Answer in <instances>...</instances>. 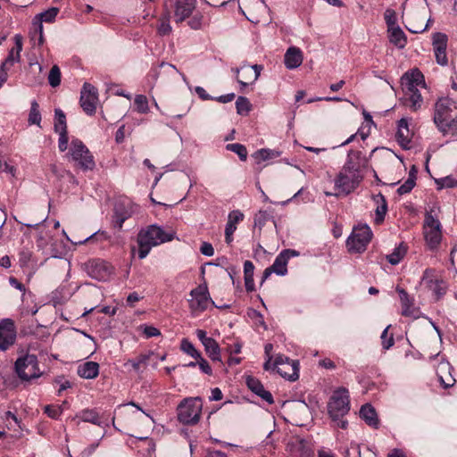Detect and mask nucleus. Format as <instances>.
Masks as SVG:
<instances>
[{
	"mask_svg": "<svg viewBox=\"0 0 457 457\" xmlns=\"http://www.w3.org/2000/svg\"><path fill=\"white\" fill-rule=\"evenodd\" d=\"M175 232L166 231L157 225H150L137 234L138 257L144 259L154 246L173 240Z\"/></svg>",
	"mask_w": 457,
	"mask_h": 457,
	"instance_id": "nucleus-1",
	"label": "nucleus"
},
{
	"mask_svg": "<svg viewBox=\"0 0 457 457\" xmlns=\"http://www.w3.org/2000/svg\"><path fill=\"white\" fill-rule=\"evenodd\" d=\"M68 157L75 163L76 167L83 170H92L96 166L94 156L79 139H73L71 141Z\"/></svg>",
	"mask_w": 457,
	"mask_h": 457,
	"instance_id": "nucleus-2",
	"label": "nucleus"
},
{
	"mask_svg": "<svg viewBox=\"0 0 457 457\" xmlns=\"http://www.w3.org/2000/svg\"><path fill=\"white\" fill-rule=\"evenodd\" d=\"M372 238V231L367 224H359L353 227L351 235L346 240V246L350 253H362L366 250Z\"/></svg>",
	"mask_w": 457,
	"mask_h": 457,
	"instance_id": "nucleus-3",
	"label": "nucleus"
},
{
	"mask_svg": "<svg viewBox=\"0 0 457 457\" xmlns=\"http://www.w3.org/2000/svg\"><path fill=\"white\" fill-rule=\"evenodd\" d=\"M177 411L179 422L186 425L196 424L200 418V398H185L178 405Z\"/></svg>",
	"mask_w": 457,
	"mask_h": 457,
	"instance_id": "nucleus-4",
	"label": "nucleus"
},
{
	"mask_svg": "<svg viewBox=\"0 0 457 457\" xmlns=\"http://www.w3.org/2000/svg\"><path fill=\"white\" fill-rule=\"evenodd\" d=\"M15 370L21 380L39 378L42 372L38 367L37 358L34 354H26L15 361Z\"/></svg>",
	"mask_w": 457,
	"mask_h": 457,
	"instance_id": "nucleus-5",
	"label": "nucleus"
},
{
	"mask_svg": "<svg viewBox=\"0 0 457 457\" xmlns=\"http://www.w3.org/2000/svg\"><path fill=\"white\" fill-rule=\"evenodd\" d=\"M330 417L336 420L343 418L350 410V401L348 390L339 388L336 390L328 405Z\"/></svg>",
	"mask_w": 457,
	"mask_h": 457,
	"instance_id": "nucleus-6",
	"label": "nucleus"
},
{
	"mask_svg": "<svg viewBox=\"0 0 457 457\" xmlns=\"http://www.w3.org/2000/svg\"><path fill=\"white\" fill-rule=\"evenodd\" d=\"M423 233L430 250H435L442 239L441 224L431 213L427 212L424 220Z\"/></svg>",
	"mask_w": 457,
	"mask_h": 457,
	"instance_id": "nucleus-7",
	"label": "nucleus"
},
{
	"mask_svg": "<svg viewBox=\"0 0 457 457\" xmlns=\"http://www.w3.org/2000/svg\"><path fill=\"white\" fill-rule=\"evenodd\" d=\"M362 180V176L342 168L341 171L335 179V187L339 194L348 195L353 192Z\"/></svg>",
	"mask_w": 457,
	"mask_h": 457,
	"instance_id": "nucleus-8",
	"label": "nucleus"
},
{
	"mask_svg": "<svg viewBox=\"0 0 457 457\" xmlns=\"http://www.w3.org/2000/svg\"><path fill=\"white\" fill-rule=\"evenodd\" d=\"M457 110V103L449 97L439 98L434 107L433 120L436 126H439L453 116V112Z\"/></svg>",
	"mask_w": 457,
	"mask_h": 457,
	"instance_id": "nucleus-9",
	"label": "nucleus"
},
{
	"mask_svg": "<svg viewBox=\"0 0 457 457\" xmlns=\"http://www.w3.org/2000/svg\"><path fill=\"white\" fill-rule=\"evenodd\" d=\"M273 370L289 381H295L299 378L298 361H290L288 357L282 355H279L275 359Z\"/></svg>",
	"mask_w": 457,
	"mask_h": 457,
	"instance_id": "nucleus-10",
	"label": "nucleus"
},
{
	"mask_svg": "<svg viewBox=\"0 0 457 457\" xmlns=\"http://www.w3.org/2000/svg\"><path fill=\"white\" fill-rule=\"evenodd\" d=\"M80 106L87 115L96 113L98 103L97 89L90 83L85 82L79 98Z\"/></svg>",
	"mask_w": 457,
	"mask_h": 457,
	"instance_id": "nucleus-11",
	"label": "nucleus"
},
{
	"mask_svg": "<svg viewBox=\"0 0 457 457\" xmlns=\"http://www.w3.org/2000/svg\"><path fill=\"white\" fill-rule=\"evenodd\" d=\"M16 340V328L11 319L0 321V350L6 351Z\"/></svg>",
	"mask_w": 457,
	"mask_h": 457,
	"instance_id": "nucleus-12",
	"label": "nucleus"
},
{
	"mask_svg": "<svg viewBox=\"0 0 457 457\" xmlns=\"http://www.w3.org/2000/svg\"><path fill=\"white\" fill-rule=\"evenodd\" d=\"M87 272L93 278L105 281L112 274V267L104 260H93L87 264Z\"/></svg>",
	"mask_w": 457,
	"mask_h": 457,
	"instance_id": "nucleus-13",
	"label": "nucleus"
},
{
	"mask_svg": "<svg viewBox=\"0 0 457 457\" xmlns=\"http://www.w3.org/2000/svg\"><path fill=\"white\" fill-rule=\"evenodd\" d=\"M421 282L434 293L436 299L442 297L446 292L445 284L436 278L434 270L427 269L423 273Z\"/></svg>",
	"mask_w": 457,
	"mask_h": 457,
	"instance_id": "nucleus-14",
	"label": "nucleus"
},
{
	"mask_svg": "<svg viewBox=\"0 0 457 457\" xmlns=\"http://www.w3.org/2000/svg\"><path fill=\"white\" fill-rule=\"evenodd\" d=\"M174 21L177 23L189 18L196 7V0H173Z\"/></svg>",
	"mask_w": 457,
	"mask_h": 457,
	"instance_id": "nucleus-15",
	"label": "nucleus"
},
{
	"mask_svg": "<svg viewBox=\"0 0 457 457\" xmlns=\"http://www.w3.org/2000/svg\"><path fill=\"white\" fill-rule=\"evenodd\" d=\"M447 36L444 33H435L433 35V46L436 62L441 66L448 64L446 54Z\"/></svg>",
	"mask_w": 457,
	"mask_h": 457,
	"instance_id": "nucleus-16",
	"label": "nucleus"
},
{
	"mask_svg": "<svg viewBox=\"0 0 457 457\" xmlns=\"http://www.w3.org/2000/svg\"><path fill=\"white\" fill-rule=\"evenodd\" d=\"M260 71L261 66L257 64L253 66L243 65L239 69H236V72L238 75L237 81L243 87H245L258 79Z\"/></svg>",
	"mask_w": 457,
	"mask_h": 457,
	"instance_id": "nucleus-17",
	"label": "nucleus"
},
{
	"mask_svg": "<svg viewBox=\"0 0 457 457\" xmlns=\"http://www.w3.org/2000/svg\"><path fill=\"white\" fill-rule=\"evenodd\" d=\"M298 253L295 250L286 249L283 250L275 259L273 264L270 266L274 273L284 276L287 272L288 260L293 256H297Z\"/></svg>",
	"mask_w": 457,
	"mask_h": 457,
	"instance_id": "nucleus-18",
	"label": "nucleus"
},
{
	"mask_svg": "<svg viewBox=\"0 0 457 457\" xmlns=\"http://www.w3.org/2000/svg\"><path fill=\"white\" fill-rule=\"evenodd\" d=\"M366 162V158L362 155L361 152L351 150L348 153L346 162L343 168H345V170L361 174V170L365 167Z\"/></svg>",
	"mask_w": 457,
	"mask_h": 457,
	"instance_id": "nucleus-19",
	"label": "nucleus"
},
{
	"mask_svg": "<svg viewBox=\"0 0 457 457\" xmlns=\"http://www.w3.org/2000/svg\"><path fill=\"white\" fill-rule=\"evenodd\" d=\"M402 86L403 89L409 91H411L413 88H418V87H424V76L418 69L411 70L402 77Z\"/></svg>",
	"mask_w": 457,
	"mask_h": 457,
	"instance_id": "nucleus-20",
	"label": "nucleus"
},
{
	"mask_svg": "<svg viewBox=\"0 0 457 457\" xmlns=\"http://www.w3.org/2000/svg\"><path fill=\"white\" fill-rule=\"evenodd\" d=\"M244 213L239 210H234L228 213V222L225 228V241L230 245L233 241V234L237 229V224L244 220Z\"/></svg>",
	"mask_w": 457,
	"mask_h": 457,
	"instance_id": "nucleus-21",
	"label": "nucleus"
},
{
	"mask_svg": "<svg viewBox=\"0 0 457 457\" xmlns=\"http://www.w3.org/2000/svg\"><path fill=\"white\" fill-rule=\"evenodd\" d=\"M303 52L296 46H290L284 55L285 66L289 70L298 68L303 63Z\"/></svg>",
	"mask_w": 457,
	"mask_h": 457,
	"instance_id": "nucleus-22",
	"label": "nucleus"
},
{
	"mask_svg": "<svg viewBox=\"0 0 457 457\" xmlns=\"http://www.w3.org/2000/svg\"><path fill=\"white\" fill-rule=\"evenodd\" d=\"M246 385L252 392L260 396L262 400L270 404L273 403L274 400L272 395L264 388L260 380L249 376L246 378Z\"/></svg>",
	"mask_w": 457,
	"mask_h": 457,
	"instance_id": "nucleus-23",
	"label": "nucleus"
},
{
	"mask_svg": "<svg viewBox=\"0 0 457 457\" xmlns=\"http://www.w3.org/2000/svg\"><path fill=\"white\" fill-rule=\"evenodd\" d=\"M412 133L409 129L408 121L403 118L398 121V129L396 132V140L399 145L404 149L411 148Z\"/></svg>",
	"mask_w": 457,
	"mask_h": 457,
	"instance_id": "nucleus-24",
	"label": "nucleus"
},
{
	"mask_svg": "<svg viewBox=\"0 0 457 457\" xmlns=\"http://www.w3.org/2000/svg\"><path fill=\"white\" fill-rule=\"evenodd\" d=\"M134 212V205L130 203H118L114 208L115 226L120 229L122 228L123 223Z\"/></svg>",
	"mask_w": 457,
	"mask_h": 457,
	"instance_id": "nucleus-25",
	"label": "nucleus"
},
{
	"mask_svg": "<svg viewBox=\"0 0 457 457\" xmlns=\"http://www.w3.org/2000/svg\"><path fill=\"white\" fill-rule=\"evenodd\" d=\"M202 345L204 346L206 354L213 361H220V349L218 343L212 337H208L202 330Z\"/></svg>",
	"mask_w": 457,
	"mask_h": 457,
	"instance_id": "nucleus-26",
	"label": "nucleus"
},
{
	"mask_svg": "<svg viewBox=\"0 0 457 457\" xmlns=\"http://www.w3.org/2000/svg\"><path fill=\"white\" fill-rule=\"evenodd\" d=\"M14 43L15 46L9 51L8 56L2 64L4 69L6 66H12L14 62H20L22 50V37L21 35L14 36Z\"/></svg>",
	"mask_w": 457,
	"mask_h": 457,
	"instance_id": "nucleus-27",
	"label": "nucleus"
},
{
	"mask_svg": "<svg viewBox=\"0 0 457 457\" xmlns=\"http://www.w3.org/2000/svg\"><path fill=\"white\" fill-rule=\"evenodd\" d=\"M78 375L86 379H93L99 374V364L96 361H86L78 367Z\"/></svg>",
	"mask_w": 457,
	"mask_h": 457,
	"instance_id": "nucleus-28",
	"label": "nucleus"
},
{
	"mask_svg": "<svg viewBox=\"0 0 457 457\" xmlns=\"http://www.w3.org/2000/svg\"><path fill=\"white\" fill-rule=\"evenodd\" d=\"M290 457H312L313 452L303 440L289 445Z\"/></svg>",
	"mask_w": 457,
	"mask_h": 457,
	"instance_id": "nucleus-29",
	"label": "nucleus"
},
{
	"mask_svg": "<svg viewBox=\"0 0 457 457\" xmlns=\"http://www.w3.org/2000/svg\"><path fill=\"white\" fill-rule=\"evenodd\" d=\"M405 94V104L412 111H417L421 107L423 99L418 88H413L411 91L403 89Z\"/></svg>",
	"mask_w": 457,
	"mask_h": 457,
	"instance_id": "nucleus-30",
	"label": "nucleus"
},
{
	"mask_svg": "<svg viewBox=\"0 0 457 457\" xmlns=\"http://www.w3.org/2000/svg\"><path fill=\"white\" fill-rule=\"evenodd\" d=\"M387 32L390 43L398 48H403L406 46V36L399 26L388 29Z\"/></svg>",
	"mask_w": 457,
	"mask_h": 457,
	"instance_id": "nucleus-31",
	"label": "nucleus"
},
{
	"mask_svg": "<svg viewBox=\"0 0 457 457\" xmlns=\"http://www.w3.org/2000/svg\"><path fill=\"white\" fill-rule=\"evenodd\" d=\"M360 416L365 422L371 427L377 428L378 419L375 409L370 404H364L360 410Z\"/></svg>",
	"mask_w": 457,
	"mask_h": 457,
	"instance_id": "nucleus-32",
	"label": "nucleus"
},
{
	"mask_svg": "<svg viewBox=\"0 0 457 457\" xmlns=\"http://www.w3.org/2000/svg\"><path fill=\"white\" fill-rule=\"evenodd\" d=\"M254 265L251 261H245L244 263L245 286L247 292L255 290L253 281Z\"/></svg>",
	"mask_w": 457,
	"mask_h": 457,
	"instance_id": "nucleus-33",
	"label": "nucleus"
},
{
	"mask_svg": "<svg viewBox=\"0 0 457 457\" xmlns=\"http://www.w3.org/2000/svg\"><path fill=\"white\" fill-rule=\"evenodd\" d=\"M59 12V8L57 7H51L49 8L48 10L41 12L38 14V22H37V26H38V29H39V32H40V39L42 38L43 37V26H42V22L45 21V22H53L54 21V19L56 18L57 14Z\"/></svg>",
	"mask_w": 457,
	"mask_h": 457,
	"instance_id": "nucleus-34",
	"label": "nucleus"
},
{
	"mask_svg": "<svg viewBox=\"0 0 457 457\" xmlns=\"http://www.w3.org/2000/svg\"><path fill=\"white\" fill-rule=\"evenodd\" d=\"M436 128L444 136L457 135V114Z\"/></svg>",
	"mask_w": 457,
	"mask_h": 457,
	"instance_id": "nucleus-35",
	"label": "nucleus"
},
{
	"mask_svg": "<svg viewBox=\"0 0 457 457\" xmlns=\"http://www.w3.org/2000/svg\"><path fill=\"white\" fill-rule=\"evenodd\" d=\"M407 253V247L403 243L396 246L394 251L386 255V260L392 265L398 264Z\"/></svg>",
	"mask_w": 457,
	"mask_h": 457,
	"instance_id": "nucleus-36",
	"label": "nucleus"
},
{
	"mask_svg": "<svg viewBox=\"0 0 457 457\" xmlns=\"http://www.w3.org/2000/svg\"><path fill=\"white\" fill-rule=\"evenodd\" d=\"M83 422H89L95 425L100 424L98 413L94 409H85L76 415Z\"/></svg>",
	"mask_w": 457,
	"mask_h": 457,
	"instance_id": "nucleus-37",
	"label": "nucleus"
},
{
	"mask_svg": "<svg viewBox=\"0 0 457 457\" xmlns=\"http://www.w3.org/2000/svg\"><path fill=\"white\" fill-rule=\"evenodd\" d=\"M280 155L281 152L279 151L262 148L256 151L253 154V157L258 162H260L279 157Z\"/></svg>",
	"mask_w": 457,
	"mask_h": 457,
	"instance_id": "nucleus-38",
	"label": "nucleus"
},
{
	"mask_svg": "<svg viewBox=\"0 0 457 457\" xmlns=\"http://www.w3.org/2000/svg\"><path fill=\"white\" fill-rule=\"evenodd\" d=\"M374 199L378 204L376 209V220L377 222H381L384 220L385 215L387 212L386 201L381 194L377 195Z\"/></svg>",
	"mask_w": 457,
	"mask_h": 457,
	"instance_id": "nucleus-39",
	"label": "nucleus"
},
{
	"mask_svg": "<svg viewBox=\"0 0 457 457\" xmlns=\"http://www.w3.org/2000/svg\"><path fill=\"white\" fill-rule=\"evenodd\" d=\"M55 121H54V130L57 133H62L63 131H67L66 125V116L64 112L60 109H55Z\"/></svg>",
	"mask_w": 457,
	"mask_h": 457,
	"instance_id": "nucleus-40",
	"label": "nucleus"
},
{
	"mask_svg": "<svg viewBox=\"0 0 457 457\" xmlns=\"http://www.w3.org/2000/svg\"><path fill=\"white\" fill-rule=\"evenodd\" d=\"M28 121L29 124H35L40 127L41 113L39 111V105L36 101L31 103Z\"/></svg>",
	"mask_w": 457,
	"mask_h": 457,
	"instance_id": "nucleus-41",
	"label": "nucleus"
},
{
	"mask_svg": "<svg viewBox=\"0 0 457 457\" xmlns=\"http://www.w3.org/2000/svg\"><path fill=\"white\" fill-rule=\"evenodd\" d=\"M252 104L245 96H238L236 101L237 112L240 115H247L251 111Z\"/></svg>",
	"mask_w": 457,
	"mask_h": 457,
	"instance_id": "nucleus-42",
	"label": "nucleus"
},
{
	"mask_svg": "<svg viewBox=\"0 0 457 457\" xmlns=\"http://www.w3.org/2000/svg\"><path fill=\"white\" fill-rule=\"evenodd\" d=\"M226 149L238 155L239 159L245 162L247 159L246 147L239 143L228 144Z\"/></svg>",
	"mask_w": 457,
	"mask_h": 457,
	"instance_id": "nucleus-43",
	"label": "nucleus"
},
{
	"mask_svg": "<svg viewBox=\"0 0 457 457\" xmlns=\"http://www.w3.org/2000/svg\"><path fill=\"white\" fill-rule=\"evenodd\" d=\"M149 358V354H140L135 359L128 360L125 366L129 364L135 371L138 372L143 365H146Z\"/></svg>",
	"mask_w": 457,
	"mask_h": 457,
	"instance_id": "nucleus-44",
	"label": "nucleus"
},
{
	"mask_svg": "<svg viewBox=\"0 0 457 457\" xmlns=\"http://www.w3.org/2000/svg\"><path fill=\"white\" fill-rule=\"evenodd\" d=\"M180 349H181V351H183L185 353L188 354L191 357L197 358L200 356L196 348L187 338H183L181 340Z\"/></svg>",
	"mask_w": 457,
	"mask_h": 457,
	"instance_id": "nucleus-45",
	"label": "nucleus"
},
{
	"mask_svg": "<svg viewBox=\"0 0 457 457\" xmlns=\"http://www.w3.org/2000/svg\"><path fill=\"white\" fill-rule=\"evenodd\" d=\"M137 111L140 113H147L149 111L148 101L145 96L137 95L134 100Z\"/></svg>",
	"mask_w": 457,
	"mask_h": 457,
	"instance_id": "nucleus-46",
	"label": "nucleus"
},
{
	"mask_svg": "<svg viewBox=\"0 0 457 457\" xmlns=\"http://www.w3.org/2000/svg\"><path fill=\"white\" fill-rule=\"evenodd\" d=\"M158 33L162 36L169 35L171 32L169 14L160 18L158 25Z\"/></svg>",
	"mask_w": 457,
	"mask_h": 457,
	"instance_id": "nucleus-47",
	"label": "nucleus"
},
{
	"mask_svg": "<svg viewBox=\"0 0 457 457\" xmlns=\"http://www.w3.org/2000/svg\"><path fill=\"white\" fill-rule=\"evenodd\" d=\"M192 299L189 300L190 308L193 312L197 313L200 309V287L191 290Z\"/></svg>",
	"mask_w": 457,
	"mask_h": 457,
	"instance_id": "nucleus-48",
	"label": "nucleus"
},
{
	"mask_svg": "<svg viewBox=\"0 0 457 457\" xmlns=\"http://www.w3.org/2000/svg\"><path fill=\"white\" fill-rule=\"evenodd\" d=\"M48 82L53 87H56L61 83V71L57 65H54L48 75Z\"/></svg>",
	"mask_w": 457,
	"mask_h": 457,
	"instance_id": "nucleus-49",
	"label": "nucleus"
},
{
	"mask_svg": "<svg viewBox=\"0 0 457 457\" xmlns=\"http://www.w3.org/2000/svg\"><path fill=\"white\" fill-rule=\"evenodd\" d=\"M201 295H202V311L204 309H206L207 308V302L210 301V303L215 306L216 308H229V305H223V306H217L214 304V302L209 298V292H208V289H207V287L205 284H202V293H201Z\"/></svg>",
	"mask_w": 457,
	"mask_h": 457,
	"instance_id": "nucleus-50",
	"label": "nucleus"
},
{
	"mask_svg": "<svg viewBox=\"0 0 457 457\" xmlns=\"http://www.w3.org/2000/svg\"><path fill=\"white\" fill-rule=\"evenodd\" d=\"M415 179L416 177H411V173L409 174V178L407 179V180L398 187V194L404 195L410 193L415 186Z\"/></svg>",
	"mask_w": 457,
	"mask_h": 457,
	"instance_id": "nucleus-51",
	"label": "nucleus"
},
{
	"mask_svg": "<svg viewBox=\"0 0 457 457\" xmlns=\"http://www.w3.org/2000/svg\"><path fill=\"white\" fill-rule=\"evenodd\" d=\"M390 326H387L384 331L382 332L381 334V344H382V346L385 350H388L390 347H392L395 344V339H394V337L393 335L391 334L390 336H388V329H389Z\"/></svg>",
	"mask_w": 457,
	"mask_h": 457,
	"instance_id": "nucleus-52",
	"label": "nucleus"
},
{
	"mask_svg": "<svg viewBox=\"0 0 457 457\" xmlns=\"http://www.w3.org/2000/svg\"><path fill=\"white\" fill-rule=\"evenodd\" d=\"M438 189L452 188L457 186V181L452 177H445L436 179Z\"/></svg>",
	"mask_w": 457,
	"mask_h": 457,
	"instance_id": "nucleus-53",
	"label": "nucleus"
},
{
	"mask_svg": "<svg viewBox=\"0 0 457 457\" xmlns=\"http://www.w3.org/2000/svg\"><path fill=\"white\" fill-rule=\"evenodd\" d=\"M32 252L29 249H23L19 253V262L21 267L29 266V262L32 260Z\"/></svg>",
	"mask_w": 457,
	"mask_h": 457,
	"instance_id": "nucleus-54",
	"label": "nucleus"
},
{
	"mask_svg": "<svg viewBox=\"0 0 457 457\" xmlns=\"http://www.w3.org/2000/svg\"><path fill=\"white\" fill-rule=\"evenodd\" d=\"M270 217L267 211H259L254 216V225L261 228L266 224Z\"/></svg>",
	"mask_w": 457,
	"mask_h": 457,
	"instance_id": "nucleus-55",
	"label": "nucleus"
},
{
	"mask_svg": "<svg viewBox=\"0 0 457 457\" xmlns=\"http://www.w3.org/2000/svg\"><path fill=\"white\" fill-rule=\"evenodd\" d=\"M45 413H46L48 417L52 419H58L62 413V406L58 405H46L45 407Z\"/></svg>",
	"mask_w": 457,
	"mask_h": 457,
	"instance_id": "nucleus-56",
	"label": "nucleus"
},
{
	"mask_svg": "<svg viewBox=\"0 0 457 457\" xmlns=\"http://www.w3.org/2000/svg\"><path fill=\"white\" fill-rule=\"evenodd\" d=\"M385 21L387 25V29L390 28H394L396 25V14L395 12L392 9H387L385 12Z\"/></svg>",
	"mask_w": 457,
	"mask_h": 457,
	"instance_id": "nucleus-57",
	"label": "nucleus"
},
{
	"mask_svg": "<svg viewBox=\"0 0 457 457\" xmlns=\"http://www.w3.org/2000/svg\"><path fill=\"white\" fill-rule=\"evenodd\" d=\"M141 328L143 329V333L146 338L158 337L161 335L160 330L154 326L143 325L141 326Z\"/></svg>",
	"mask_w": 457,
	"mask_h": 457,
	"instance_id": "nucleus-58",
	"label": "nucleus"
},
{
	"mask_svg": "<svg viewBox=\"0 0 457 457\" xmlns=\"http://www.w3.org/2000/svg\"><path fill=\"white\" fill-rule=\"evenodd\" d=\"M58 148L61 152H64L68 148V132L59 133Z\"/></svg>",
	"mask_w": 457,
	"mask_h": 457,
	"instance_id": "nucleus-59",
	"label": "nucleus"
},
{
	"mask_svg": "<svg viewBox=\"0 0 457 457\" xmlns=\"http://www.w3.org/2000/svg\"><path fill=\"white\" fill-rule=\"evenodd\" d=\"M202 254L206 256H212L214 254V249L212 244L208 242H202Z\"/></svg>",
	"mask_w": 457,
	"mask_h": 457,
	"instance_id": "nucleus-60",
	"label": "nucleus"
},
{
	"mask_svg": "<svg viewBox=\"0 0 457 457\" xmlns=\"http://www.w3.org/2000/svg\"><path fill=\"white\" fill-rule=\"evenodd\" d=\"M440 382L445 388H448L453 386L455 379L450 375L445 379L441 375L439 376Z\"/></svg>",
	"mask_w": 457,
	"mask_h": 457,
	"instance_id": "nucleus-61",
	"label": "nucleus"
},
{
	"mask_svg": "<svg viewBox=\"0 0 457 457\" xmlns=\"http://www.w3.org/2000/svg\"><path fill=\"white\" fill-rule=\"evenodd\" d=\"M211 401H220L222 399V393L219 387L212 389V394L209 397Z\"/></svg>",
	"mask_w": 457,
	"mask_h": 457,
	"instance_id": "nucleus-62",
	"label": "nucleus"
},
{
	"mask_svg": "<svg viewBox=\"0 0 457 457\" xmlns=\"http://www.w3.org/2000/svg\"><path fill=\"white\" fill-rule=\"evenodd\" d=\"M397 292L399 293L400 299L404 306H408L410 304L409 303V295L408 293L402 288H397Z\"/></svg>",
	"mask_w": 457,
	"mask_h": 457,
	"instance_id": "nucleus-63",
	"label": "nucleus"
},
{
	"mask_svg": "<svg viewBox=\"0 0 457 457\" xmlns=\"http://www.w3.org/2000/svg\"><path fill=\"white\" fill-rule=\"evenodd\" d=\"M319 365L322 368L330 369V370L336 368L335 362L328 358L320 361Z\"/></svg>",
	"mask_w": 457,
	"mask_h": 457,
	"instance_id": "nucleus-64",
	"label": "nucleus"
}]
</instances>
